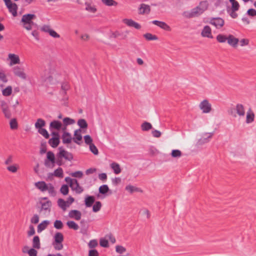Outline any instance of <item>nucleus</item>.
Wrapping results in <instances>:
<instances>
[{"mask_svg": "<svg viewBox=\"0 0 256 256\" xmlns=\"http://www.w3.org/2000/svg\"><path fill=\"white\" fill-rule=\"evenodd\" d=\"M46 122L42 118H38L34 124L35 128L38 130L42 128V127L45 126Z\"/></svg>", "mask_w": 256, "mask_h": 256, "instance_id": "nucleus-33", "label": "nucleus"}, {"mask_svg": "<svg viewBox=\"0 0 256 256\" xmlns=\"http://www.w3.org/2000/svg\"><path fill=\"white\" fill-rule=\"evenodd\" d=\"M123 22L128 26L134 27L137 30H139L141 28V26L139 24L132 19L125 18L123 20Z\"/></svg>", "mask_w": 256, "mask_h": 256, "instance_id": "nucleus-14", "label": "nucleus"}, {"mask_svg": "<svg viewBox=\"0 0 256 256\" xmlns=\"http://www.w3.org/2000/svg\"><path fill=\"white\" fill-rule=\"evenodd\" d=\"M151 22L152 24L157 26H158L160 28H162L165 30H167V31L170 30V26L164 22L159 21L158 20H152Z\"/></svg>", "mask_w": 256, "mask_h": 256, "instance_id": "nucleus-11", "label": "nucleus"}, {"mask_svg": "<svg viewBox=\"0 0 256 256\" xmlns=\"http://www.w3.org/2000/svg\"><path fill=\"white\" fill-rule=\"evenodd\" d=\"M78 125L80 128H88V124L84 119H80L78 121Z\"/></svg>", "mask_w": 256, "mask_h": 256, "instance_id": "nucleus-41", "label": "nucleus"}, {"mask_svg": "<svg viewBox=\"0 0 256 256\" xmlns=\"http://www.w3.org/2000/svg\"><path fill=\"white\" fill-rule=\"evenodd\" d=\"M7 8L14 16H16L18 6L16 4H12L10 6L7 7Z\"/></svg>", "mask_w": 256, "mask_h": 256, "instance_id": "nucleus-31", "label": "nucleus"}, {"mask_svg": "<svg viewBox=\"0 0 256 256\" xmlns=\"http://www.w3.org/2000/svg\"><path fill=\"white\" fill-rule=\"evenodd\" d=\"M47 188L48 189H46V190L50 196H56V192L54 190V186L52 184L49 183L48 184Z\"/></svg>", "mask_w": 256, "mask_h": 256, "instance_id": "nucleus-36", "label": "nucleus"}, {"mask_svg": "<svg viewBox=\"0 0 256 256\" xmlns=\"http://www.w3.org/2000/svg\"><path fill=\"white\" fill-rule=\"evenodd\" d=\"M81 130L80 128L76 130L74 132V137L73 138V141L77 144H80V141L82 140V136L81 134Z\"/></svg>", "mask_w": 256, "mask_h": 256, "instance_id": "nucleus-18", "label": "nucleus"}, {"mask_svg": "<svg viewBox=\"0 0 256 256\" xmlns=\"http://www.w3.org/2000/svg\"><path fill=\"white\" fill-rule=\"evenodd\" d=\"M28 247L27 246H25L22 249V252L24 253H28L29 256H37L38 252L36 248H31L28 250H26V249H28Z\"/></svg>", "mask_w": 256, "mask_h": 256, "instance_id": "nucleus-28", "label": "nucleus"}, {"mask_svg": "<svg viewBox=\"0 0 256 256\" xmlns=\"http://www.w3.org/2000/svg\"><path fill=\"white\" fill-rule=\"evenodd\" d=\"M60 142V138H52L48 141V144L53 148L57 147Z\"/></svg>", "mask_w": 256, "mask_h": 256, "instance_id": "nucleus-27", "label": "nucleus"}, {"mask_svg": "<svg viewBox=\"0 0 256 256\" xmlns=\"http://www.w3.org/2000/svg\"><path fill=\"white\" fill-rule=\"evenodd\" d=\"M201 35L202 37L212 38H213L212 34V29L208 26H205L201 32Z\"/></svg>", "mask_w": 256, "mask_h": 256, "instance_id": "nucleus-12", "label": "nucleus"}, {"mask_svg": "<svg viewBox=\"0 0 256 256\" xmlns=\"http://www.w3.org/2000/svg\"><path fill=\"white\" fill-rule=\"evenodd\" d=\"M62 142L64 144H70L72 140V136L70 133L64 132L62 136Z\"/></svg>", "mask_w": 256, "mask_h": 256, "instance_id": "nucleus-22", "label": "nucleus"}, {"mask_svg": "<svg viewBox=\"0 0 256 256\" xmlns=\"http://www.w3.org/2000/svg\"><path fill=\"white\" fill-rule=\"evenodd\" d=\"M88 256H99V254L97 250H89Z\"/></svg>", "mask_w": 256, "mask_h": 256, "instance_id": "nucleus-64", "label": "nucleus"}, {"mask_svg": "<svg viewBox=\"0 0 256 256\" xmlns=\"http://www.w3.org/2000/svg\"><path fill=\"white\" fill-rule=\"evenodd\" d=\"M62 127V124L60 122L56 120H54L50 122V124L49 129L50 131H52L54 130H60Z\"/></svg>", "mask_w": 256, "mask_h": 256, "instance_id": "nucleus-15", "label": "nucleus"}, {"mask_svg": "<svg viewBox=\"0 0 256 256\" xmlns=\"http://www.w3.org/2000/svg\"><path fill=\"white\" fill-rule=\"evenodd\" d=\"M52 174L56 177L62 178L63 176V170L62 168H58Z\"/></svg>", "mask_w": 256, "mask_h": 256, "instance_id": "nucleus-46", "label": "nucleus"}, {"mask_svg": "<svg viewBox=\"0 0 256 256\" xmlns=\"http://www.w3.org/2000/svg\"><path fill=\"white\" fill-rule=\"evenodd\" d=\"M214 134V132L204 133L202 138L198 140V144L199 145H202L206 143H208L210 142V139L212 138Z\"/></svg>", "mask_w": 256, "mask_h": 256, "instance_id": "nucleus-6", "label": "nucleus"}, {"mask_svg": "<svg viewBox=\"0 0 256 256\" xmlns=\"http://www.w3.org/2000/svg\"><path fill=\"white\" fill-rule=\"evenodd\" d=\"M236 114L240 116H244L245 112L244 106L242 104H238L236 106Z\"/></svg>", "mask_w": 256, "mask_h": 256, "instance_id": "nucleus-29", "label": "nucleus"}, {"mask_svg": "<svg viewBox=\"0 0 256 256\" xmlns=\"http://www.w3.org/2000/svg\"><path fill=\"white\" fill-rule=\"evenodd\" d=\"M232 4L231 8H227V12L230 16L233 18H236L238 17V14L236 12L239 10L240 4L237 1H236Z\"/></svg>", "mask_w": 256, "mask_h": 256, "instance_id": "nucleus-2", "label": "nucleus"}, {"mask_svg": "<svg viewBox=\"0 0 256 256\" xmlns=\"http://www.w3.org/2000/svg\"><path fill=\"white\" fill-rule=\"evenodd\" d=\"M238 42V38H234L233 35L229 34L228 36L227 42L230 46L234 48L236 47Z\"/></svg>", "mask_w": 256, "mask_h": 256, "instance_id": "nucleus-16", "label": "nucleus"}, {"mask_svg": "<svg viewBox=\"0 0 256 256\" xmlns=\"http://www.w3.org/2000/svg\"><path fill=\"white\" fill-rule=\"evenodd\" d=\"M8 57L10 60V66L19 64L20 63V60L18 55L14 54H9Z\"/></svg>", "mask_w": 256, "mask_h": 256, "instance_id": "nucleus-17", "label": "nucleus"}, {"mask_svg": "<svg viewBox=\"0 0 256 256\" xmlns=\"http://www.w3.org/2000/svg\"><path fill=\"white\" fill-rule=\"evenodd\" d=\"M63 122H64V127L63 128H62V130H64L66 128V126H67L68 125L72 124L74 123V120L72 118H70L66 117V118H64L63 119Z\"/></svg>", "mask_w": 256, "mask_h": 256, "instance_id": "nucleus-35", "label": "nucleus"}, {"mask_svg": "<svg viewBox=\"0 0 256 256\" xmlns=\"http://www.w3.org/2000/svg\"><path fill=\"white\" fill-rule=\"evenodd\" d=\"M102 207V204L100 202L98 201L95 202L92 207V210L94 212H98Z\"/></svg>", "mask_w": 256, "mask_h": 256, "instance_id": "nucleus-47", "label": "nucleus"}, {"mask_svg": "<svg viewBox=\"0 0 256 256\" xmlns=\"http://www.w3.org/2000/svg\"><path fill=\"white\" fill-rule=\"evenodd\" d=\"M38 132L46 138H48L50 137V135L45 128H40V130H38Z\"/></svg>", "mask_w": 256, "mask_h": 256, "instance_id": "nucleus-49", "label": "nucleus"}, {"mask_svg": "<svg viewBox=\"0 0 256 256\" xmlns=\"http://www.w3.org/2000/svg\"><path fill=\"white\" fill-rule=\"evenodd\" d=\"M84 142L86 144L90 145L92 144V139L90 135L84 136Z\"/></svg>", "mask_w": 256, "mask_h": 256, "instance_id": "nucleus-56", "label": "nucleus"}, {"mask_svg": "<svg viewBox=\"0 0 256 256\" xmlns=\"http://www.w3.org/2000/svg\"><path fill=\"white\" fill-rule=\"evenodd\" d=\"M125 189L128 191L130 193L132 194L134 192H141L142 190L140 188H136L132 185H128L126 186Z\"/></svg>", "mask_w": 256, "mask_h": 256, "instance_id": "nucleus-32", "label": "nucleus"}, {"mask_svg": "<svg viewBox=\"0 0 256 256\" xmlns=\"http://www.w3.org/2000/svg\"><path fill=\"white\" fill-rule=\"evenodd\" d=\"M12 88L11 86H8L6 88L2 90V94L5 96H8L12 94Z\"/></svg>", "mask_w": 256, "mask_h": 256, "instance_id": "nucleus-42", "label": "nucleus"}, {"mask_svg": "<svg viewBox=\"0 0 256 256\" xmlns=\"http://www.w3.org/2000/svg\"><path fill=\"white\" fill-rule=\"evenodd\" d=\"M52 245L56 250H60L63 248V245L62 243H56L54 242Z\"/></svg>", "mask_w": 256, "mask_h": 256, "instance_id": "nucleus-63", "label": "nucleus"}, {"mask_svg": "<svg viewBox=\"0 0 256 256\" xmlns=\"http://www.w3.org/2000/svg\"><path fill=\"white\" fill-rule=\"evenodd\" d=\"M150 11V6L145 4H142L139 8V14H148Z\"/></svg>", "mask_w": 256, "mask_h": 256, "instance_id": "nucleus-19", "label": "nucleus"}, {"mask_svg": "<svg viewBox=\"0 0 256 256\" xmlns=\"http://www.w3.org/2000/svg\"><path fill=\"white\" fill-rule=\"evenodd\" d=\"M94 201L95 198L94 196H86L84 200L85 205L88 208L91 207Z\"/></svg>", "mask_w": 256, "mask_h": 256, "instance_id": "nucleus-24", "label": "nucleus"}, {"mask_svg": "<svg viewBox=\"0 0 256 256\" xmlns=\"http://www.w3.org/2000/svg\"><path fill=\"white\" fill-rule=\"evenodd\" d=\"M254 120V114L250 110L249 112H247L246 118V122L250 124Z\"/></svg>", "mask_w": 256, "mask_h": 256, "instance_id": "nucleus-40", "label": "nucleus"}, {"mask_svg": "<svg viewBox=\"0 0 256 256\" xmlns=\"http://www.w3.org/2000/svg\"><path fill=\"white\" fill-rule=\"evenodd\" d=\"M7 170L12 172L14 173L17 172L18 168L14 165H12L8 166Z\"/></svg>", "mask_w": 256, "mask_h": 256, "instance_id": "nucleus-61", "label": "nucleus"}, {"mask_svg": "<svg viewBox=\"0 0 256 256\" xmlns=\"http://www.w3.org/2000/svg\"><path fill=\"white\" fill-rule=\"evenodd\" d=\"M110 167L115 174H118L120 173L121 168L118 164L113 162L110 164Z\"/></svg>", "mask_w": 256, "mask_h": 256, "instance_id": "nucleus-26", "label": "nucleus"}, {"mask_svg": "<svg viewBox=\"0 0 256 256\" xmlns=\"http://www.w3.org/2000/svg\"><path fill=\"white\" fill-rule=\"evenodd\" d=\"M208 6L206 0L200 2L199 6L191 10L190 12H185L184 15L187 18L197 17L202 14L208 9Z\"/></svg>", "mask_w": 256, "mask_h": 256, "instance_id": "nucleus-1", "label": "nucleus"}, {"mask_svg": "<svg viewBox=\"0 0 256 256\" xmlns=\"http://www.w3.org/2000/svg\"><path fill=\"white\" fill-rule=\"evenodd\" d=\"M141 128L143 131H148L152 128V125L150 122H145L142 124Z\"/></svg>", "mask_w": 256, "mask_h": 256, "instance_id": "nucleus-43", "label": "nucleus"}, {"mask_svg": "<svg viewBox=\"0 0 256 256\" xmlns=\"http://www.w3.org/2000/svg\"><path fill=\"white\" fill-rule=\"evenodd\" d=\"M69 85L66 82H64L62 84V90H63V92H64V94H66V92L69 89Z\"/></svg>", "mask_w": 256, "mask_h": 256, "instance_id": "nucleus-60", "label": "nucleus"}, {"mask_svg": "<svg viewBox=\"0 0 256 256\" xmlns=\"http://www.w3.org/2000/svg\"><path fill=\"white\" fill-rule=\"evenodd\" d=\"M59 152L58 156L60 158H64L66 160L71 161L73 160L74 157L72 153L64 150L62 147L60 146L58 148Z\"/></svg>", "mask_w": 256, "mask_h": 256, "instance_id": "nucleus-4", "label": "nucleus"}, {"mask_svg": "<svg viewBox=\"0 0 256 256\" xmlns=\"http://www.w3.org/2000/svg\"><path fill=\"white\" fill-rule=\"evenodd\" d=\"M54 227L58 230L62 229L63 227V224L62 222L60 220H56L54 222Z\"/></svg>", "mask_w": 256, "mask_h": 256, "instance_id": "nucleus-52", "label": "nucleus"}, {"mask_svg": "<svg viewBox=\"0 0 256 256\" xmlns=\"http://www.w3.org/2000/svg\"><path fill=\"white\" fill-rule=\"evenodd\" d=\"M54 242L62 243L64 240V236L61 232H57L54 236Z\"/></svg>", "mask_w": 256, "mask_h": 256, "instance_id": "nucleus-34", "label": "nucleus"}, {"mask_svg": "<svg viewBox=\"0 0 256 256\" xmlns=\"http://www.w3.org/2000/svg\"><path fill=\"white\" fill-rule=\"evenodd\" d=\"M32 244L34 248L36 249H40V240L38 236H36L34 237Z\"/></svg>", "mask_w": 256, "mask_h": 256, "instance_id": "nucleus-30", "label": "nucleus"}, {"mask_svg": "<svg viewBox=\"0 0 256 256\" xmlns=\"http://www.w3.org/2000/svg\"><path fill=\"white\" fill-rule=\"evenodd\" d=\"M100 244L102 247L107 248L108 246V240L104 238H102L100 240Z\"/></svg>", "mask_w": 256, "mask_h": 256, "instance_id": "nucleus-57", "label": "nucleus"}, {"mask_svg": "<svg viewBox=\"0 0 256 256\" xmlns=\"http://www.w3.org/2000/svg\"><path fill=\"white\" fill-rule=\"evenodd\" d=\"M216 40L220 43L225 42L228 40V36L222 34H219L216 36Z\"/></svg>", "mask_w": 256, "mask_h": 256, "instance_id": "nucleus-44", "label": "nucleus"}, {"mask_svg": "<svg viewBox=\"0 0 256 256\" xmlns=\"http://www.w3.org/2000/svg\"><path fill=\"white\" fill-rule=\"evenodd\" d=\"M116 250L118 253L122 254L126 251V249L122 246H116Z\"/></svg>", "mask_w": 256, "mask_h": 256, "instance_id": "nucleus-55", "label": "nucleus"}, {"mask_svg": "<svg viewBox=\"0 0 256 256\" xmlns=\"http://www.w3.org/2000/svg\"><path fill=\"white\" fill-rule=\"evenodd\" d=\"M40 208L39 212H42L44 214H50L51 210L52 202L48 200L46 202H40Z\"/></svg>", "mask_w": 256, "mask_h": 256, "instance_id": "nucleus-3", "label": "nucleus"}, {"mask_svg": "<svg viewBox=\"0 0 256 256\" xmlns=\"http://www.w3.org/2000/svg\"><path fill=\"white\" fill-rule=\"evenodd\" d=\"M103 4L107 6H116L118 2L114 0H102Z\"/></svg>", "mask_w": 256, "mask_h": 256, "instance_id": "nucleus-45", "label": "nucleus"}, {"mask_svg": "<svg viewBox=\"0 0 256 256\" xmlns=\"http://www.w3.org/2000/svg\"><path fill=\"white\" fill-rule=\"evenodd\" d=\"M86 9L88 11L93 13L96 11V8L94 6H92L90 4H87Z\"/></svg>", "mask_w": 256, "mask_h": 256, "instance_id": "nucleus-62", "label": "nucleus"}, {"mask_svg": "<svg viewBox=\"0 0 256 256\" xmlns=\"http://www.w3.org/2000/svg\"><path fill=\"white\" fill-rule=\"evenodd\" d=\"M210 24L214 26L216 28H221L224 24V20L220 18H212L210 19Z\"/></svg>", "mask_w": 256, "mask_h": 256, "instance_id": "nucleus-5", "label": "nucleus"}, {"mask_svg": "<svg viewBox=\"0 0 256 256\" xmlns=\"http://www.w3.org/2000/svg\"><path fill=\"white\" fill-rule=\"evenodd\" d=\"M13 72L15 76L23 80H26V76L24 72V69L18 66H14L13 68Z\"/></svg>", "mask_w": 256, "mask_h": 256, "instance_id": "nucleus-8", "label": "nucleus"}, {"mask_svg": "<svg viewBox=\"0 0 256 256\" xmlns=\"http://www.w3.org/2000/svg\"><path fill=\"white\" fill-rule=\"evenodd\" d=\"M90 150L94 154L97 155L98 154V151L97 148L96 146L92 143L91 144L89 145Z\"/></svg>", "mask_w": 256, "mask_h": 256, "instance_id": "nucleus-53", "label": "nucleus"}, {"mask_svg": "<svg viewBox=\"0 0 256 256\" xmlns=\"http://www.w3.org/2000/svg\"><path fill=\"white\" fill-rule=\"evenodd\" d=\"M199 107L203 113H209L212 110L211 104L206 100H202L200 104Z\"/></svg>", "mask_w": 256, "mask_h": 256, "instance_id": "nucleus-7", "label": "nucleus"}, {"mask_svg": "<svg viewBox=\"0 0 256 256\" xmlns=\"http://www.w3.org/2000/svg\"><path fill=\"white\" fill-rule=\"evenodd\" d=\"M10 128L12 130H16L18 128V122L16 118L12 119L10 121Z\"/></svg>", "mask_w": 256, "mask_h": 256, "instance_id": "nucleus-50", "label": "nucleus"}, {"mask_svg": "<svg viewBox=\"0 0 256 256\" xmlns=\"http://www.w3.org/2000/svg\"><path fill=\"white\" fill-rule=\"evenodd\" d=\"M70 175L74 178H81L83 176V173L82 171H76L70 173Z\"/></svg>", "mask_w": 256, "mask_h": 256, "instance_id": "nucleus-54", "label": "nucleus"}, {"mask_svg": "<svg viewBox=\"0 0 256 256\" xmlns=\"http://www.w3.org/2000/svg\"><path fill=\"white\" fill-rule=\"evenodd\" d=\"M46 157L48 160H45L44 165L47 167H50V162H51L52 164L54 165L55 163L54 154L52 152L49 151L47 152Z\"/></svg>", "mask_w": 256, "mask_h": 256, "instance_id": "nucleus-9", "label": "nucleus"}, {"mask_svg": "<svg viewBox=\"0 0 256 256\" xmlns=\"http://www.w3.org/2000/svg\"><path fill=\"white\" fill-rule=\"evenodd\" d=\"M70 187L71 189L73 191H74L77 194H80L84 190V188L80 186V184L76 179L74 180V182L72 184H70Z\"/></svg>", "mask_w": 256, "mask_h": 256, "instance_id": "nucleus-10", "label": "nucleus"}, {"mask_svg": "<svg viewBox=\"0 0 256 256\" xmlns=\"http://www.w3.org/2000/svg\"><path fill=\"white\" fill-rule=\"evenodd\" d=\"M34 186L36 188L38 189L42 192L46 191V189H48V184H46L44 181H40L35 182Z\"/></svg>", "mask_w": 256, "mask_h": 256, "instance_id": "nucleus-21", "label": "nucleus"}, {"mask_svg": "<svg viewBox=\"0 0 256 256\" xmlns=\"http://www.w3.org/2000/svg\"><path fill=\"white\" fill-rule=\"evenodd\" d=\"M50 222L48 220H44L43 222H42L41 223H40L38 226L37 228V232L38 233L41 232L42 230H45L47 226L49 224Z\"/></svg>", "mask_w": 256, "mask_h": 256, "instance_id": "nucleus-25", "label": "nucleus"}, {"mask_svg": "<svg viewBox=\"0 0 256 256\" xmlns=\"http://www.w3.org/2000/svg\"><path fill=\"white\" fill-rule=\"evenodd\" d=\"M98 245V242L96 240H92L90 241L88 244V246L90 248H94Z\"/></svg>", "mask_w": 256, "mask_h": 256, "instance_id": "nucleus-58", "label": "nucleus"}, {"mask_svg": "<svg viewBox=\"0 0 256 256\" xmlns=\"http://www.w3.org/2000/svg\"><path fill=\"white\" fill-rule=\"evenodd\" d=\"M109 188L107 184H103L100 186L98 188L99 192L102 194H106L109 191Z\"/></svg>", "mask_w": 256, "mask_h": 256, "instance_id": "nucleus-38", "label": "nucleus"}, {"mask_svg": "<svg viewBox=\"0 0 256 256\" xmlns=\"http://www.w3.org/2000/svg\"><path fill=\"white\" fill-rule=\"evenodd\" d=\"M35 18L36 16L34 14H26L22 16L21 22L22 23L34 24L32 20Z\"/></svg>", "mask_w": 256, "mask_h": 256, "instance_id": "nucleus-13", "label": "nucleus"}, {"mask_svg": "<svg viewBox=\"0 0 256 256\" xmlns=\"http://www.w3.org/2000/svg\"><path fill=\"white\" fill-rule=\"evenodd\" d=\"M171 154L173 158H180L182 156V152L178 150H173Z\"/></svg>", "mask_w": 256, "mask_h": 256, "instance_id": "nucleus-51", "label": "nucleus"}, {"mask_svg": "<svg viewBox=\"0 0 256 256\" xmlns=\"http://www.w3.org/2000/svg\"><path fill=\"white\" fill-rule=\"evenodd\" d=\"M68 216L70 218H74L76 220H78L81 218V212L78 210H71L68 213Z\"/></svg>", "mask_w": 256, "mask_h": 256, "instance_id": "nucleus-20", "label": "nucleus"}, {"mask_svg": "<svg viewBox=\"0 0 256 256\" xmlns=\"http://www.w3.org/2000/svg\"><path fill=\"white\" fill-rule=\"evenodd\" d=\"M60 192L64 195L68 194L69 192L68 186L67 184H63L60 189Z\"/></svg>", "mask_w": 256, "mask_h": 256, "instance_id": "nucleus-48", "label": "nucleus"}, {"mask_svg": "<svg viewBox=\"0 0 256 256\" xmlns=\"http://www.w3.org/2000/svg\"><path fill=\"white\" fill-rule=\"evenodd\" d=\"M39 222V217L38 214H35L33 216L30 220V222L32 224H36Z\"/></svg>", "mask_w": 256, "mask_h": 256, "instance_id": "nucleus-59", "label": "nucleus"}, {"mask_svg": "<svg viewBox=\"0 0 256 256\" xmlns=\"http://www.w3.org/2000/svg\"><path fill=\"white\" fill-rule=\"evenodd\" d=\"M144 37L148 40H158V38L156 35H154L150 33H146L144 34Z\"/></svg>", "mask_w": 256, "mask_h": 256, "instance_id": "nucleus-39", "label": "nucleus"}, {"mask_svg": "<svg viewBox=\"0 0 256 256\" xmlns=\"http://www.w3.org/2000/svg\"><path fill=\"white\" fill-rule=\"evenodd\" d=\"M66 224L70 228L73 229L75 230H78L79 228L78 224L74 221H68L66 222Z\"/></svg>", "mask_w": 256, "mask_h": 256, "instance_id": "nucleus-37", "label": "nucleus"}, {"mask_svg": "<svg viewBox=\"0 0 256 256\" xmlns=\"http://www.w3.org/2000/svg\"><path fill=\"white\" fill-rule=\"evenodd\" d=\"M58 206L63 210L65 211L69 207L68 202L65 201L62 198H58Z\"/></svg>", "mask_w": 256, "mask_h": 256, "instance_id": "nucleus-23", "label": "nucleus"}]
</instances>
